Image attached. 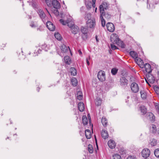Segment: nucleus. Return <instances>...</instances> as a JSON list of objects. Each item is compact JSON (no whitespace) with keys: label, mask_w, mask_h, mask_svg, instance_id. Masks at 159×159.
<instances>
[{"label":"nucleus","mask_w":159,"mask_h":159,"mask_svg":"<svg viewBox=\"0 0 159 159\" xmlns=\"http://www.w3.org/2000/svg\"><path fill=\"white\" fill-rule=\"evenodd\" d=\"M110 39L111 42L112 43L116 44L122 48H125V44L119 39L117 34H112L111 36Z\"/></svg>","instance_id":"nucleus-1"},{"label":"nucleus","mask_w":159,"mask_h":159,"mask_svg":"<svg viewBox=\"0 0 159 159\" xmlns=\"http://www.w3.org/2000/svg\"><path fill=\"white\" fill-rule=\"evenodd\" d=\"M146 82L149 84V83L153 84L155 81V78L151 74L146 75V78L145 79Z\"/></svg>","instance_id":"nucleus-2"},{"label":"nucleus","mask_w":159,"mask_h":159,"mask_svg":"<svg viewBox=\"0 0 159 159\" xmlns=\"http://www.w3.org/2000/svg\"><path fill=\"white\" fill-rule=\"evenodd\" d=\"M98 77L100 81H104L105 80V74L104 71L102 70L100 71L98 74Z\"/></svg>","instance_id":"nucleus-3"},{"label":"nucleus","mask_w":159,"mask_h":159,"mask_svg":"<svg viewBox=\"0 0 159 159\" xmlns=\"http://www.w3.org/2000/svg\"><path fill=\"white\" fill-rule=\"evenodd\" d=\"M107 8V4L106 2H103L99 6V10L100 14L105 15L104 10H106Z\"/></svg>","instance_id":"nucleus-4"},{"label":"nucleus","mask_w":159,"mask_h":159,"mask_svg":"<svg viewBox=\"0 0 159 159\" xmlns=\"http://www.w3.org/2000/svg\"><path fill=\"white\" fill-rule=\"evenodd\" d=\"M61 52L60 53H58L59 55L62 57L64 56V53L66 52L68 50H70L69 47H66L65 45H63L61 46Z\"/></svg>","instance_id":"nucleus-5"},{"label":"nucleus","mask_w":159,"mask_h":159,"mask_svg":"<svg viewBox=\"0 0 159 159\" xmlns=\"http://www.w3.org/2000/svg\"><path fill=\"white\" fill-rule=\"evenodd\" d=\"M131 89L133 92L136 93L139 91V86L136 83L133 82L131 85Z\"/></svg>","instance_id":"nucleus-6"},{"label":"nucleus","mask_w":159,"mask_h":159,"mask_svg":"<svg viewBox=\"0 0 159 159\" xmlns=\"http://www.w3.org/2000/svg\"><path fill=\"white\" fill-rule=\"evenodd\" d=\"M150 151L147 148H144L142 152V155L143 157L147 158L150 155Z\"/></svg>","instance_id":"nucleus-7"},{"label":"nucleus","mask_w":159,"mask_h":159,"mask_svg":"<svg viewBox=\"0 0 159 159\" xmlns=\"http://www.w3.org/2000/svg\"><path fill=\"white\" fill-rule=\"evenodd\" d=\"M68 26L71 29V32L74 34L77 33L79 30V28L77 26L75 25L72 23L70 25L68 24Z\"/></svg>","instance_id":"nucleus-8"},{"label":"nucleus","mask_w":159,"mask_h":159,"mask_svg":"<svg viewBox=\"0 0 159 159\" xmlns=\"http://www.w3.org/2000/svg\"><path fill=\"white\" fill-rule=\"evenodd\" d=\"M95 25V20L93 19H89L87 22V25L88 27L93 28Z\"/></svg>","instance_id":"nucleus-9"},{"label":"nucleus","mask_w":159,"mask_h":159,"mask_svg":"<svg viewBox=\"0 0 159 159\" xmlns=\"http://www.w3.org/2000/svg\"><path fill=\"white\" fill-rule=\"evenodd\" d=\"M37 11L40 18L44 22V20L46 17V15L43 11L42 10L39 9L37 10Z\"/></svg>","instance_id":"nucleus-10"},{"label":"nucleus","mask_w":159,"mask_h":159,"mask_svg":"<svg viewBox=\"0 0 159 159\" xmlns=\"http://www.w3.org/2000/svg\"><path fill=\"white\" fill-rule=\"evenodd\" d=\"M107 30L110 32H113L115 29L114 25L111 23L108 22L106 25Z\"/></svg>","instance_id":"nucleus-11"},{"label":"nucleus","mask_w":159,"mask_h":159,"mask_svg":"<svg viewBox=\"0 0 159 159\" xmlns=\"http://www.w3.org/2000/svg\"><path fill=\"white\" fill-rule=\"evenodd\" d=\"M46 26L48 28L50 31H53L55 29L54 25L50 21H48L47 22Z\"/></svg>","instance_id":"nucleus-12"},{"label":"nucleus","mask_w":159,"mask_h":159,"mask_svg":"<svg viewBox=\"0 0 159 159\" xmlns=\"http://www.w3.org/2000/svg\"><path fill=\"white\" fill-rule=\"evenodd\" d=\"M120 85L122 86H126L128 84V80L125 77H122L120 79Z\"/></svg>","instance_id":"nucleus-13"},{"label":"nucleus","mask_w":159,"mask_h":159,"mask_svg":"<svg viewBox=\"0 0 159 159\" xmlns=\"http://www.w3.org/2000/svg\"><path fill=\"white\" fill-rule=\"evenodd\" d=\"M148 119H149L152 122H153L155 120V117L153 114L151 112H148L146 115Z\"/></svg>","instance_id":"nucleus-14"},{"label":"nucleus","mask_w":159,"mask_h":159,"mask_svg":"<svg viewBox=\"0 0 159 159\" xmlns=\"http://www.w3.org/2000/svg\"><path fill=\"white\" fill-rule=\"evenodd\" d=\"M109 147L111 149H113L116 146V144L114 140L110 139L108 141L107 143Z\"/></svg>","instance_id":"nucleus-15"},{"label":"nucleus","mask_w":159,"mask_h":159,"mask_svg":"<svg viewBox=\"0 0 159 159\" xmlns=\"http://www.w3.org/2000/svg\"><path fill=\"white\" fill-rule=\"evenodd\" d=\"M135 60L137 64L141 68H143L144 67L143 62L141 58L138 57L136 58Z\"/></svg>","instance_id":"nucleus-16"},{"label":"nucleus","mask_w":159,"mask_h":159,"mask_svg":"<svg viewBox=\"0 0 159 159\" xmlns=\"http://www.w3.org/2000/svg\"><path fill=\"white\" fill-rule=\"evenodd\" d=\"M52 5L54 8L58 9L60 7V5L59 2L57 0H53L52 1Z\"/></svg>","instance_id":"nucleus-17"},{"label":"nucleus","mask_w":159,"mask_h":159,"mask_svg":"<svg viewBox=\"0 0 159 159\" xmlns=\"http://www.w3.org/2000/svg\"><path fill=\"white\" fill-rule=\"evenodd\" d=\"M144 67L145 69V70L147 72L150 73L152 71V69L150 65L148 63H146L144 64Z\"/></svg>","instance_id":"nucleus-18"},{"label":"nucleus","mask_w":159,"mask_h":159,"mask_svg":"<svg viewBox=\"0 0 159 159\" xmlns=\"http://www.w3.org/2000/svg\"><path fill=\"white\" fill-rule=\"evenodd\" d=\"M101 134L102 137L104 139H106L108 137L107 131L105 129H102Z\"/></svg>","instance_id":"nucleus-19"},{"label":"nucleus","mask_w":159,"mask_h":159,"mask_svg":"<svg viewBox=\"0 0 159 159\" xmlns=\"http://www.w3.org/2000/svg\"><path fill=\"white\" fill-rule=\"evenodd\" d=\"M78 108L81 112H83L85 109L84 104L83 102H80L78 104Z\"/></svg>","instance_id":"nucleus-20"},{"label":"nucleus","mask_w":159,"mask_h":159,"mask_svg":"<svg viewBox=\"0 0 159 159\" xmlns=\"http://www.w3.org/2000/svg\"><path fill=\"white\" fill-rule=\"evenodd\" d=\"M77 98L79 100H80L83 98L82 93L81 91H79L77 92L76 93Z\"/></svg>","instance_id":"nucleus-21"},{"label":"nucleus","mask_w":159,"mask_h":159,"mask_svg":"<svg viewBox=\"0 0 159 159\" xmlns=\"http://www.w3.org/2000/svg\"><path fill=\"white\" fill-rule=\"evenodd\" d=\"M85 134L87 139H90L91 137V133L89 129H86L85 131Z\"/></svg>","instance_id":"nucleus-22"},{"label":"nucleus","mask_w":159,"mask_h":159,"mask_svg":"<svg viewBox=\"0 0 159 159\" xmlns=\"http://www.w3.org/2000/svg\"><path fill=\"white\" fill-rule=\"evenodd\" d=\"M140 110L143 115L145 114L147 112V109L144 106H141L140 108Z\"/></svg>","instance_id":"nucleus-23"},{"label":"nucleus","mask_w":159,"mask_h":159,"mask_svg":"<svg viewBox=\"0 0 159 159\" xmlns=\"http://www.w3.org/2000/svg\"><path fill=\"white\" fill-rule=\"evenodd\" d=\"M129 54L133 58L135 59V60L136 58H138V54L134 51H131L130 52Z\"/></svg>","instance_id":"nucleus-24"},{"label":"nucleus","mask_w":159,"mask_h":159,"mask_svg":"<svg viewBox=\"0 0 159 159\" xmlns=\"http://www.w3.org/2000/svg\"><path fill=\"white\" fill-rule=\"evenodd\" d=\"M64 61L66 63L69 65L71 63V60L68 56H66L64 58Z\"/></svg>","instance_id":"nucleus-25"},{"label":"nucleus","mask_w":159,"mask_h":159,"mask_svg":"<svg viewBox=\"0 0 159 159\" xmlns=\"http://www.w3.org/2000/svg\"><path fill=\"white\" fill-rule=\"evenodd\" d=\"M82 120L84 125H86L88 124V120L86 116H83Z\"/></svg>","instance_id":"nucleus-26"},{"label":"nucleus","mask_w":159,"mask_h":159,"mask_svg":"<svg viewBox=\"0 0 159 159\" xmlns=\"http://www.w3.org/2000/svg\"><path fill=\"white\" fill-rule=\"evenodd\" d=\"M70 71L72 75L75 76L77 74L76 70L74 67H71L70 68Z\"/></svg>","instance_id":"nucleus-27"},{"label":"nucleus","mask_w":159,"mask_h":159,"mask_svg":"<svg viewBox=\"0 0 159 159\" xmlns=\"http://www.w3.org/2000/svg\"><path fill=\"white\" fill-rule=\"evenodd\" d=\"M150 130L152 133H156L157 130L156 126L153 124L151 125L150 126Z\"/></svg>","instance_id":"nucleus-28"},{"label":"nucleus","mask_w":159,"mask_h":159,"mask_svg":"<svg viewBox=\"0 0 159 159\" xmlns=\"http://www.w3.org/2000/svg\"><path fill=\"white\" fill-rule=\"evenodd\" d=\"M80 30L81 32L83 33V34H87L88 32V29L85 27H81Z\"/></svg>","instance_id":"nucleus-29"},{"label":"nucleus","mask_w":159,"mask_h":159,"mask_svg":"<svg viewBox=\"0 0 159 159\" xmlns=\"http://www.w3.org/2000/svg\"><path fill=\"white\" fill-rule=\"evenodd\" d=\"M71 82L72 83V84L74 86H76L78 82L77 80L75 78H73L71 79Z\"/></svg>","instance_id":"nucleus-30"},{"label":"nucleus","mask_w":159,"mask_h":159,"mask_svg":"<svg viewBox=\"0 0 159 159\" xmlns=\"http://www.w3.org/2000/svg\"><path fill=\"white\" fill-rule=\"evenodd\" d=\"M95 102L98 106H100L102 103V100L100 98L97 97L95 99Z\"/></svg>","instance_id":"nucleus-31"},{"label":"nucleus","mask_w":159,"mask_h":159,"mask_svg":"<svg viewBox=\"0 0 159 159\" xmlns=\"http://www.w3.org/2000/svg\"><path fill=\"white\" fill-rule=\"evenodd\" d=\"M105 15H102V14H100V18L101 21V24L102 27H104L105 25V21L103 17V16Z\"/></svg>","instance_id":"nucleus-32"},{"label":"nucleus","mask_w":159,"mask_h":159,"mask_svg":"<svg viewBox=\"0 0 159 159\" xmlns=\"http://www.w3.org/2000/svg\"><path fill=\"white\" fill-rule=\"evenodd\" d=\"M101 122L103 126H107V121L106 118L102 117L101 119Z\"/></svg>","instance_id":"nucleus-33"},{"label":"nucleus","mask_w":159,"mask_h":159,"mask_svg":"<svg viewBox=\"0 0 159 159\" xmlns=\"http://www.w3.org/2000/svg\"><path fill=\"white\" fill-rule=\"evenodd\" d=\"M88 151L89 153H92L93 151V146L91 144H89L88 146Z\"/></svg>","instance_id":"nucleus-34"},{"label":"nucleus","mask_w":159,"mask_h":159,"mask_svg":"<svg viewBox=\"0 0 159 159\" xmlns=\"http://www.w3.org/2000/svg\"><path fill=\"white\" fill-rule=\"evenodd\" d=\"M140 92L141 98L143 99H145L147 97L146 92L144 91H141Z\"/></svg>","instance_id":"nucleus-35"},{"label":"nucleus","mask_w":159,"mask_h":159,"mask_svg":"<svg viewBox=\"0 0 159 159\" xmlns=\"http://www.w3.org/2000/svg\"><path fill=\"white\" fill-rule=\"evenodd\" d=\"M41 48L43 50L47 51L49 49V47H48L47 45L45 44H43L41 46Z\"/></svg>","instance_id":"nucleus-36"},{"label":"nucleus","mask_w":159,"mask_h":159,"mask_svg":"<svg viewBox=\"0 0 159 159\" xmlns=\"http://www.w3.org/2000/svg\"><path fill=\"white\" fill-rule=\"evenodd\" d=\"M157 143V141L154 139H152L150 140V144L152 146H155Z\"/></svg>","instance_id":"nucleus-37"},{"label":"nucleus","mask_w":159,"mask_h":159,"mask_svg":"<svg viewBox=\"0 0 159 159\" xmlns=\"http://www.w3.org/2000/svg\"><path fill=\"white\" fill-rule=\"evenodd\" d=\"M59 21H60L62 25H66V24H67L68 25V24L70 25L71 24L70 23L68 22V21H65L62 19H60L59 20Z\"/></svg>","instance_id":"nucleus-38"},{"label":"nucleus","mask_w":159,"mask_h":159,"mask_svg":"<svg viewBox=\"0 0 159 159\" xmlns=\"http://www.w3.org/2000/svg\"><path fill=\"white\" fill-rule=\"evenodd\" d=\"M54 36L55 38L59 40L61 39V37L60 34L58 33H55L54 34Z\"/></svg>","instance_id":"nucleus-39"},{"label":"nucleus","mask_w":159,"mask_h":159,"mask_svg":"<svg viewBox=\"0 0 159 159\" xmlns=\"http://www.w3.org/2000/svg\"><path fill=\"white\" fill-rule=\"evenodd\" d=\"M113 159H121L120 156L118 154H114L113 156Z\"/></svg>","instance_id":"nucleus-40"},{"label":"nucleus","mask_w":159,"mask_h":159,"mask_svg":"<svg viewBox=\"0 0 159 159\" xmlns=\"http://www.w3.org/2000/svg\"><path fill=\"white\" fill-rule=\"evenodd\" d=\"M154 106L156 109V110L159 115V104L157 103H154Z\"/></svg>","instance_id":"nucleus-41"},{"label":"nucleus","mask_w":159,"mask_h":159,"mask_svg":"<svg viewBox=\"0 0 159 159\" xmlns=\"http://www.w3.org/2000/svg\"><path fill=\"white\" fill-rule=\"evenodd\" d=\"M155 156L157 157H159V148L156 149L154 152Z\"/></svg>","instance_id":"nucleus-42"},{"label":"nucleus","mask_w":159,"mask_h":159,"mask_svg":"<svg viewBox=\"0 0 159 159\" xmlns=\"http://www.w3.org/2000/svg\"><path fill=\"white\" fill-rule=\"evenodd\" d=\"M118 69L115 68H113L111 70V73L113 75H115L117 73Z\"/></svg>","instance_id":"nucleus-43"},{"label":"nucleus","mask_w":159,"mask_h":159,"mask_svg":"<svg viewBox=\"0 0 159 159\" xmlns=\"http://www.w3.org/2000/svg\"><path fill=\"white\" fill-rule=\"evenodd\" d=\"M30 25L32 28H35L37 26V24L34 23L33 22H32L30 23Z\"/></svg>","instance_id":"nucleus-44"},{"label":"nucleus","mask_w":159,"mask_h":159,"mask_svg":"<svg viewBox=\"0 0 159 159\" xmlns=\"http://www.w3.org/2000/svg\"><path fill=\"white\" fill-rule=\"evenodd\" d=\"M154 89L156 93L159 94V87L157 86H155L154 88Z\"/></svg>","instance_id":"nucleus-45"},{"label":"nucleus","mask_w":159,"mask_h":159,"mask_svg":"<svg viewBox=\"0 0 159 159\" xmlns=\"http://www.w3.org/2000/svg\"><path fill=\"white\" fill-rule=\"evenodd\" d=\"M111 48L113 50H115L116 49H117V47L115 45H114L113 43L111 44Z\"/></svg>","instance_id":"nucleus-46"},{"label":"nucleus","mask_w":159,"mask_h":159,"mask_svg":"<svg viewBox=\"0 0 159 159\" xmlns=\"http://www.w3.org/2000/svg\"><path fill=\"white\" fill-rule=\"evenodd\" d=\"M46 2L48 5V6L49 7H51L52 4V2L51 1L48 0L46 1Z\"/></svg>","instance_id":"nucleus-47"},{"label":"nucleus","mask_w":159,"mask_h":159,"mask_svg":"<svg viewBox=\"0 0 159 159\" xmlns=\"http://www.w3.org/2000/svg\"><path fill=\"white\" fill-rule=\"evenodd\" d=\"M31 4L32 7H33L35 9L36 8V4L35 2H33L31 3Z\"/></svg>","instance_id":"nucleus-48"},{"label":"nucleus","mask_w":159,"mask_h":159,"mask_svg":"<svg viewBox=\"0 0 159 159\" xmlns=\"http://www.w3.org/2000/svg\"><path fill=\"white\" fill-rule=\"evenodd\" d=\"M127 159H137L136 157L134 156H129Z\"/></svg>","instance_id":"nucleus-49"},{"label":"nucleus","mask_w":159,"mask_h":159,"mask_svg":"<svg viewBox=\"0 0 159 159\" xmlns=\"http://www.w3.org/2000/svg\"><path fill=\"white\" fill-rule=\"evenodd\" d=\"M78 52L80 55H82V52L80 50H79L78 51Z\"/></svg>","instance_id":"nucleus-50"},{"label":"nucleus","mask_w":159,"mask_h":159,"mask_svg":"<svg viewBox=\"0 0 159 159\" xmlns=\"http://www.w3.org/2000/svg\"><path fill=\"white\" fill-rule=\"evenodd\" d=\"M86 61L87 62V63L88 65H89L90 64L88 60V59H86Z\"/></svg>","instance_id":"nucleus-51"},{"label":"nucleus","mask_w":159,"mask_h":159,"mask_svg":"<svg viewBox=\"0 0 159 159\" xmlns=\"http://www.w3.org/2000/svg\"><path fill=\"white\" fill-rule=\"evenodd\" d=\"M95 39H96V41L98 42H99V40L98 38V36L97 35H96V36H95Z\"/></svg>","instance_id":"nucleus-52"},{"label":"nucleus","mask_w":159,"mask_h":159,"mask_svg":"<svg viewBox=\"0 0 159 159\" xmlns=\"http://www.w3.org/2000/svg\"><path fill=\"white\" fill-rule=\"evenodd\" d=\"M89 114L88 115V117H89ZM89 117H90V119L89 118V122H90V121L91 122V118H90V116H89Z\"/></svg>","instance_id":"nucleus-53"},{"label":"nucleus","mask_w":159,"mask_h":159,"mask_svg":"<svg viewBox=\"0 0 159 159\" xmlns=\"http://www.w3.org/2000/svg\"><path fill=\"white\" fill-rule=\"evenodd\" d=\"M41 50H40V49H39L38 51V52L39 53L41 52Z\"/></svg>","instance_id":"nucleus-54"},{"label":"nucleus","mask_w":159,"mask_h":159,"mask_svg":"<svg viewBox=\"0 0 159 159\" xmlns=\"http://www.w3.org/2000/svg\"><path fill=\"white\" fill-rule=\"evenodd\" d=\"M56 13H57V14H58V13H59V12L57 10H56Z\"/></svg>","instance_id":"nucleus-55"},{"label":"nucleus","mask_w":159,"mask_h":159,"mask_svg":"<svg viewBox=\"0 0 159 159\" xmlns=\"http://www.w3.org/2000/svg\"><path fill=\"white\" fill-rule=\"evenodd\" d=\"M40 90V88H37V90L38 91V92H39V90Z\"/></svg>","instance_id":"nucleus-56"},{"label":"nucleus","mask_w":159,"mask_h":159,"mask_svg":"<svg viewBox=\"0 0 159 159\" xmlns=\"http://www.w3.org/2000/svg\"><path fill=\"white\" fill-rule=\"evenodd\" d=\"M93 7H94L95 6V3H93Z\"/></svg>","instance_id":"nucleus-57"},{"label":"nucleus","mask_w":159,"mask_h":159,"mask_svg":"<svg viewBox=\"0 0 159 159\" xmlns=\"http://www.w3.org/2000/svg\"><path fill=\"white\" fill-rule=\"evenodd\" d=\"M93 3H95L96 0H92Z\"/></svg>","instance_id":"nucleus-58"},{"label":"nucleus","mask_w":159,"mask_h":159,"mask_svg":"<svg viewBox=\"0 0 159 159\" xmlns=\"http://www.w3.org/2000/svg\"><path fill=\"white\" fill-rule=\"evenodd\" d=\"M63 4H65L64 2V1L63 2Z\"/></svg>","instance_id":"nucleus-59"},{"label":"nucleus","mask_w":159,"mask_h":159,"mask_svg":"<svg viewBox=\"0 0 159 159\" xmlns=\"http://www.w3.org/2000/svg\"><path fill=\"white\" fill-rule=\"evenodd\" d=\"M158 134H159V130H158Z\"/></svg>","instance_id":"nucleus-60"},{"label":"nucleus","mask_w":159,"mask_h":159,"mask_svg":"<svg viewBox=\"0 0 159 159\" xmlns=\"http://www.w3.org/2000/svg\"><path fill=\"white\" fill-rule=\"evenodd\" d=\"M39 30V28H38L37 29V30Z\"/></svg>","instance_id":"nucleus-61"},{"label":"nucleus","mask_w":159,"mask_h":159,"mask_svg":"<svg viewBox=\"0 0 159 159\" xmlns=\"http://www.w3.org/2000/svg\"><path fill=\"white\" fill-rule=\"evenodd\" d=\"M95 140H96V141H97V140H96V139H95Z\"/></svg>","instance_id":"nucleus-62"}]
</instances>
